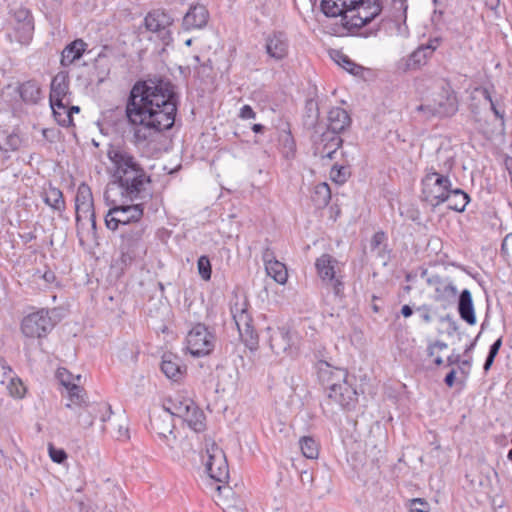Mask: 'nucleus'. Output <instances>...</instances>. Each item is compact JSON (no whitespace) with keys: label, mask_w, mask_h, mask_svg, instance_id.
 <instances>
[{"label":"nucleus","mask_w":512,"mask_h":512,"mask_svg":"<svg viewBox=\"0 0 512 512\" xmlns=\"http://www.w3.org/2000/svg\"><path fill=\"white\" fill-rule=\"evenodd\" d=\"M178 103L179 96L169 80L153 78L137 81L126 104L129 123L139 126L134 131L136 140L143 142L157 133L171 129L175 123Z\"/></svg>","instance_id":"f257e3e1"},{"label":"nucleus","mask_w":512,"mask_h":512,"mask_svg":"<svg viewBox=\"0 0 512 512\" xmlns=\"http://www.w3.org/2000/svg\"><path fill=\"white\" fill-rule=\"evenodd\" d=\"M108 158L115 168L114 177L123 197L130 201H146L152 197L150 176L132 154L112 148L108 151Z\"/></svg>","instance_id":"f03ea898"},{"label":"nucleus","mask_w":512,"mask_h":512,"mask_svg":"<svg viewBox=\"0 0 512 512\" xmlns=\"http://www.w3.org/2000/svg\"><path fill=\"white\" fill-rule=\"evenodd\" d=\"M144 233L145 227L143 224H135L122 232L119 245V262L122 269L131 266L136 259L141 258L146 253L143 241Z\"/></svg>","instance_id":"7ed1b4c3"},{"label":"nucleus","mask_w":512,"mask_h":512,"mask_svg":"<svg viewBox=\"0 0 512 512\" xmlns=\"http://www.w3.org/2000/svg\"><path fill=\"white\" fill-rule=\"evenodd\" d=\"M423 200L437 207L445 203L444 198L450 189L452 183L448 175L436 172V167L431 166L427 169L426 175L421 181Z\"/></svg>","instance_id":"20e7f679"},{"label":"nucleus","mask_w":512,"mask_h":512,"mask_svg":"<svg viewBox=\"0 0 512 512\" xmlns=\"http://www.w3.org/2000/svg\"><path fill=\"white\" fill-rule=\"evenodd\" d=\"M249 305L246 300L238 299L231 305L230 311L232 318L237 326L239 336L246 347L250 350L258 348V334L253 326V319L248 309Z\"/></svg>","instance_id":"39448f33"},{"label":"nucleus","mask_w":512,"mask_h":512,"mask_svg":"<svg viewBox=\"0 0 512 512\" xmlns=\"http://www.w3.org/2000/svg\"><path fill=\"white\" fill-rule=\"evenodd\" d=\"M143 214V203L131 205H114L105 215V225L109 230L115 231L120 226L131 227L135 224H142L141 219Z\"/></svg>","instance_id":"423d86ee"},{"label":"nucleus","mask_w":512,"mask_h":512,"mask_svg":"<svg viewBox=\"0 0 512 512\" xmlns=\"http://www.w3.org/2000/svg\"><path fill=\"white\" fill-rule=\"evenodd\" d=\"M187 350L195 357L209 355L215 348L216 336L205 324L197 323L186 337Z\"/></svg>","instance_id":"0eeeda50"},{"label":"nucleus","mask_w":512,"mask_h":512,"mask_svg":"<svg viewBox=\"0 0 512 512\" xmlns=\"http://www.w3.org/2000/svg\"><path fill=\"white\" fill-rule=\"evenodd\" d=\"M55 322L46 309L26 315L21 322L22 333L29 338L45 337L54 327Z\"/></svg>","instance_id":"6e6552de"},{"label":"nucleus","mask_w":512,"mask_h":512,"mask_svg":"<svg viewBox=\"0 0 512 512\" xmlns=\"http://www.w3.org/2000/svg\"><path fill=\"white\" fill-rule=\"evenodd\" d=\"M205 467L209 477L217 482H224L229 477L225 453L215 442H206Z\"/></svg>","instance_id":"1a4fd4ad"},{"label":"nucleus","mask_w":512,"mask_h":512,"mask_svg":"<svg viewBox=\"0 0 512 512\" xmlns=\"http://www.w3.org/2000/svg\"><path fill=\"white\" fill-rule=\"evenodd\" d=\"M297 342V333L289 326L284 325L275 329L269 328V344L275 354H292Z\"/></svg>","instance_id":"9d476101"},{"label":"nucleus","mask_w":512,"mask_h":512,"mask_svg":"<svg viewBox=\"0 0 512 512\" xmlns=\"http://www.w3.org/2000/svg\"><path fill=\"white\" fill-rule=\"evenodd\" d=\"M172 23V17L164 10L160 9L150 11L144 18L145 28L150 32L157 33L158 37L165 44L171 39L169 27Z\"/></svg>","instance_id":"9b49d317"},{"label":"nucleus","mask_w":512,"mask_h":512,"mask_svg":"<svg viewBox=\"0 0 512 512\" xmlns=\"http://www.w3.org/2000/svg\"><path fill=\"white\" fill-rule=\"evenodd\" d=\"M427 284L434 288V300L444 306L452 304L458 294L456 286L448 277L431 275L427 279Z\"/></svg>","instance_id":"f8f14e48"},{"label":"nucleus","mask_w":512,"mask_h":512,"mask_svg":"<svg viewBox=\"0 0 512 512\" xmlns=\"http://www.w3.org/2000/svg\"><path fill=\"white\" fill-rule=\"evenodd\" d=\"M327 396L331 401L347 410L353 409L358 401L357 392L353 386L348 383L347 379L340 384L332 385L330 390L327 391Z\"/></svg>","instance_id":"ddd939ff"},{"label":"nucleus","mask_w":512,"mask_h":512,"mask_svg":"<svg viewBox=\"0 0 512 512\" xmlns=\"http://www.w3.org/2000/svg\"><path fill=\"white\" fill-rule=\"evenodd\" d=\"M152 431L157 434L159 440L169 449H174L176 436L174 434V424L170 415L163 411V414L150 418Z\"/></svg>","instance_id":"4468645a"},{"label":"nucleus","mask_w":512,"mask_h":512,"mask_svg":"<svg viewBox=\"0 0 512 512\" xmlns=\"http://www.w3.org/2000/svg\"><path fill=\"white\" fill-rule=\"evenodd\" d=\"M317 375L321 385L329 391L332 385L340 384L347 379V370L331 366L326 361L317 363Z\"/></svg>","instance_id":"2eb2a0df"},{"label":"nucleus","mask_w":512,"mask_h":512,"mask_svg":"<svg viewBox=\"0 0 512 512\" xmlns=\"http://www.w3.org/2000/svg\"><path fill=\"white\" fill-rule=\"evenodd\" d=\"M458 110L457 98L454 92L446 93V101H439L437 105L422 104L417 107V111L424 112L427 117L432 116H452Z\"/></svg>","instance_id":"dca6fc26"},{"label":"nucleus","mask_w":512,"mask_h":512,"mask_svg":"<svg viewBox=\"0 0 512 512\" xmlns=\"http://www.w3.org/2000/svg\"><path fill=\"white\" fill-rule=\"evenodd\" d=\"M209 20V12L202 4L191 5L183 17L182 27L186 31L204 28Z\"/></svg>","instance_id":"f3484780"},{"label":"nucleus","mask_w":512,"mask_h":512,"mask_svg":"<svg viewBox=\"0 0 512 512\" xmlns=\"http://www.w3.org/2000/svg\"><path fill=\"white\" fill-rule=\"evenodd\" d=\"M75 209H76V227L77 231L81 228L82 214L91 212L94 210L93 196L90 187L81 183L78 186L76 197H75Z\"/></svg>","instance_id":"a211bd4d"},{"label":"nucleus","mask_w":512,"mask_h":512,"mask_svg":"<svg viewBox=\"0 0 512 512\" xmlns=\"http://www.w3.org/2000/svg\"><path fill=\"white\" fill-rule=\"evenodd\" d=\"M288 46V39L282 32H274L266 38V53L275 60H282L287 56Z\"/></svg>","instance_id":"6ab92c4d"},{"label":"nucleus","mask_w":512,"mask_h":512,"mask_svg":"<svg viewBox=\"0 0 512 512\" xmlns=\"http://www.w3.org/2000/svg\"><path fill=\"white\" fill-rule=\"evenodd\" d=\"M342 138L339 135L324 132L321 134L320 143L315 146V155L321 159H333L334 154L342 145Z\"/></svg>","instance_id":"aec40b11"},{"label":"nucleus","mask_w":512,"mask_h":512,"mask_svg":"<svg viewBox=\"0 0 512 512\" xmlns=\"http://www.w3.org/2000/svg\"><path fill=\"white\" fill-rule=\"evenodd\" d=\"M457 311L460 318L468 325H475L477 322L473 298L470 290L464 289L459 293L457 299Z\"/></svg>","instance_id":"412c9836"},{"label":"nucleus","mask_w":512,"mask_h":512,"mask_svg":"<svg viewBox=\"0 0 512 512\" xmlns=\"http://www.w3.org/2000/svg\"><path fill=\"white\" fill-rule=\"evenodd\" d=\"M196 404L190 398L177 396L166 400L163 404V411L172 416L179 417L181 419L187 416L190 409H194Z\"/></svg>","instance_id":"4be33fe9"},{"label":"nucleus","mask_w":512,"mask_h":512,"mask_svg":"<svg viewBox=\"0 0 512 512\" xmlns=\"http://www.w3.org/2000/svg\"><path fill=\"white\" fill-rule=\"evenodd\" d=\"M350 122L351 119L346 110L340 107H334L328 113L327 132L339 135L350 125Z\"/></svg>","instance_id":"5701e85b"},{"label":"nucleus","mask_w":512,"mask_h":512,"mask_svg":"<svg viewBox=\"0 0 512 512\" xmlns=\"http://www.w3.org/2000/svg\"><path fill=\"white\" fill-rule=\"evenodd\" d=\"M43 201L60 216L66 209V203L62 191L51 183L44 187L42 194Z\"/></svg>","instance_id":"b1692460"},{"label":"nucleus","mask_w":512,"mask_h":512,"mask_svg":"<svg viewBox=\"0 0 512 512\" xmlns=\"http://www.w3.org/2000/svg\"><path fill=\"white\" fill-rule=\"evenodd\" d=\"M14 19L17 23L16 30L21 33V38H30L34 30L33 17L29 9L20 7L14 11Z\"/></svg>","instance_id":"393cba45"},{"label":"nucleus","mask_w":512,"mask_h":512,"mask_svg":"<svg viewBox=\"0 0 512 512\" xmlns=\"http://www.w3.org/2000/svg\"><path fill=\"white\" fill-rule=\"evenodd\" d=\"M338 261L329 254H323L316 259L315 267L317 273L323 282L333 280L336 276V267Z\"/></svg>","instance_id":"a878e982"},{"label":"nucleus","mask_w":512,"mask_h":512,"mask_svg":"<svg viewBox=\"0 0 512 512\" xmlns=\"http://www.w3.org/2000/svg\"><path fill=\"white\" fill-rule=\"evenodd\" d=\"M86 46L87 44L82 39H76L68 44L61 53V65L63 67H67L74 61L80 59L86 49Z\"/></svg>","instance_id":"bb28decb"},{"label":"nucleus","mask_w":512,"mask_h":512,"mask_svg":"<svg viewBox=\"0 0 512 512\" xmlns=\"http://www.w3.org/2000/svg\"><path fill=\"white\" fill-rule=\"evenodd\" d=\"M370 16L362 15L359 7L353 13H344L341 17L342 25L348 29L361 28L376 18L377 8H373Z\"/></svg>","instance_id":"cd10ccee"},{"label":"nucleus","mask_w":512,"mask_h":512,"mask_svg":"<svg viewBox=\"0 0 512 512\" xmlns=\"http://www.w3.org/2000/svg\"><path fill=\"white\" fill-rule=\"evenodd\" d=\"M102 410H110V406L106 404L96 406L85 404L81 408L73 410V412L78 415V424L84 428H89L94 423V413Z\"/></svg>","instance_id":"c85d7f7f"},{"label":"nucleus","mask_w":512,"mask_h":512,"mask_svg":"<svg viewBox=\"0 0 512 512\" xmlns=\"http://www.w3.org/2000/svg\"><path fill=\"white\" fill-rule=\"evenodd\" d=\"M69 90V77L67 72H59L51 82L50 101L63 100Z\"/></svg>","instance_id":"c756f323"},{"label":"nucleus","mask_w":512,"mask_h":512,"mask_svg":"<svg viewBox=\"0 0 512 512\" xmlns=\"http://www.w3.org/2000/svg\"><path fill=\"white\" fill-rule=\"evenodd\" d=\"M444 198L448 208L456 212H463L470 201L469 195L460 188H451Z\"/></svg>","instance_id":"7c9ffc66"},{"label":"nucleus","mask_w":512,"mask_h":512,"mask_svg":"<svg viewBox=\"0 0 512 512\" xmlns=\"http://www.w3.org/2000/svg\"><path fill=\"white\" fill-rule=\"evenodd\" d=\"M161 370L167 378L177 381L183 371L180 360L173 354H164L161 362Z\"/></svg>","instance_id":"2f4dec72"},{"label":"nucleus","mask_w":512,"mask_h":512,"mask_svg":"<svg viewBox=\"0 0 512 512\" xmlns=\"http://www.w3.org/2000/svg\"><path fill=\"white\" fill-rule=\"evenodd\" d=\"M435 50L432 45H422L413 51L406 62L407 69H417L421 65L425 64L428 57H430Z\"/></svg>","instance_id":"473e14b6"},{"label":"nucleus","mask_w":512,"mask_h":512,"mask_svg":"<svg viewBox=\"0 0 512 512\" xmlns=\"http://www.w3.org/2000/svg\"><path fill=\"white\" fill-rule=\"evenodd\" d=\"M19 93L26 103H37L41 98V89L35 80H29L21 84Z\"/></svg>","instance_id":"72a5a7b5"},{"label":"nucleus","mask_w":512,"mask_h":512,"mask_svg":"<svg viewBox=\"0 0 512 512\" xmlns=\"http://www.w3.org/2000/svg\"><path fill=\"white\" fill-rule=\"evenodd\" d=\"M436 159L438 161L436 172H441L449 176V173L452 171L455 165L452 151L450 149L439 148L436 151Z\"/></svg>","instance_id":"f704fd0d"},{"label":"nucleus","mask_w":512,"mask_h":512,"mask_svg":"<svg viewBox=\"0 0 512 512\" xmlns=\"http://www.w3.org/2000/svg\"><path fill=\"white\" fill-rule=\"evenodd\" d=\"M183 421L195 432H203L206 428L204 412L196 405L194 409H190Z\"/></svg>","instance_id":"c9c22d12"},{"label":"nucleus","mask_w":512,"mask_h":512,"mask_svg":"<svg viewBox=\"0 0 512 512\" xmlns=\"http://www.w3.org/2000/svg\"><path fill=\"white\" fill-rule=\"evenodd\" d=\"M50 105L53 111V115L57 123L63 127H69L73 125V117L68 112V107L60 101H50Z\"/></svg>","instance_id":"e433bc0d"},{"label":"nucleus","mask_w":512,"mask_h":512,"mask_svg":"<svg viewBox=\"0 0 512 512\" xmlns=\"http://www.w3.org/2000/svg\"><path fill=\"white\" fill-rule=\"evenodd\" d=\"M319 119V108L317 102L308 100L305 106V115L303 117V125L309 130H317V124Z\"/></svg>","instance_id":"4c0bfd02"},{"label":"nucleus","mask_w":512,"mask_h":512,"mask_svg":"<svg viewBox=\"0 0 512 512\" xmlns=\"http://www.w3.org/2000/svg\"><path fill=\"white\" fill-rule=\"evenodd\" d=\"M311 199L317 208L326 207L331 200V190L329 185L326 182L317 184L314 188Z\"/></svg>","instance_id":"58836bf2"},{"label":"nucleus","mask_w":512,"mask_h":512,"mask_svg":"<svg viewBox=\"0 0 512 512\" xmlns=\"http://www.w3.org/2000/svg\"><path fill=\"white\" fill-rule=\"evenodd\" d=\"M331 57L339 66L352 75H358L363 70L361 65L356 64L347 55L338 50H333L331 52Z\"/></svg>","instance_id":"ea45409f"},{"label":"nucleus","mask_w":512,"mask_h":512,"mask_svg":"<svg viewBox=\"0 0 512 512\" xmlns=\"http://www.w3.org/2000/svg\"><path fill=\"white\" fill-rule=\"evenodd\" d=\"M22 140L15 132H0V150L4 152H13L20 148Z\"/></svg>","instance_id":"a19ab883"},{"label":"nucleus","mask_w":512,"mask_h":512,"mask_svg":"<svg viewBox=\"0 0 512 512\" xmlns=\"http://www.w3.org/2000/svg\"><path fill=\"white\" fill-rule=\"evenodd\" d=\"M68 393L69 403L66 404V408L73 411L87 404L85 400V391L79 385L72 384L71 387L68 388Z\"/></svg>","instance_id":"79ce46f5"},{"label":"nucleus","mask_w":512,"mask_h":512,"mask_svg":"<svg viewBox=\"0 0 512 512\" xmlns=\"http://www.w3.org/2000/svg\"><path fill=\"white\" fill-rule=\"evenodd\" d=\"M267 275L272 277L278 284H285L288 279L287 268L284 263L277 261L265 267Z\"/></svg>","instance_id":"37998d69"},{"label":"nucleus","mask_w":512,"mask_h":512,"mask_svg":"<svg viewBox=\"0 0 512 512\" xmlns=\"http://www.w3.org/2000/svg\"><path fill=\"white\" fill-rule=\"evenodd\" d=\"M302 454L308 459H316L319 455V446L316 440L310 436H303L299 440Z\"/></svg>","instance_id":"c03bdc74"},{"label":"nucleus","mask_w":512,"mask_h":512,"mask_svg":"<svg viewBox=\"0 0 512 512\" xmlns=\"http://www.w3.org/2000/svg\"><path fill=\"white\" fill-rule=\"evenodd\" d=\"M392 18L394 21H406L407 0H391Z\"/></svg>","instance_id":"a18cd8bd"},{"label":"nucleus","mask_w":512,"mask_h":512,"mask_svg":"<svg viewBox=\"0 0 512 512\" xmlns=\"http://www.w3.org/2000/svg\"><path fill=\"white\" fill-rule=\"evenodd\" d=\"M500 256L512 268V233L505 236L501 244Z\"/></svg>","instance_id":"49530a36"},{"label":"nucleus","mask_w":512,"mask_h":512,"mask_svg":"<svg viewBox=\"0 0 512 512\" xmlns=\"http://www.w3.org/2000/svg\"><path fill=\"white\" fill-rule=\"evenodd\" d=\"M502 346V337H499L489 348L488 355L486 357L485 363L483 365V369L485 372H488L492 367L494 360Z\"/></svg>","instance_id":"de8ad7c7"},{"label":"nucleus","mask_w":512,"mask_h":512,"mask_svg":"<svg viewBox=\"0 0 512 512\" xmlns=\"http://www.w3.org/2000/svg\"><path fill=\"white\" fill-rule=\"evenodd\" d=\"M197 268H198V273L203 280H205V281L210 280L212 269H211L210 260L207 256L202 255L199 257V259L197 261Z\"/></svg>","instance_id":"09e8293b"},{"label":"nucleus","mask_w":512,"mask_h":512,"mask_svg":"<svg viewBox=\"0 0 512 512\" xmlns=\"http://www.w3.org/2000/svg\"><path fill=\"white\" fill-rule=\"evenodd\" d=\"M372 8H377V10H376V17H377L383 9L381 0H363L361 2V5L359 6L361 14L367 15V16H370V14H372L371 12L374 10Z\"/></svg>","instance_id":"8fccbe9b"},{"label":"nucleus","mask_w":512,"mask_h":512,"mask_svg":"<svg viewBox=\"0 0 512 512\" xmlns=\"http://www.w3.org/2000/svg\"><path fill=\"white\" fill-rule=\"evenodd\" d=\"M321 10L327 17H341V10L335 0H321Z\"/></svg>","instance_id":"3c124183"},{"label":"nucleus","mask_w":512,"mask_h":512,"mask_svg":"<svg viewBox=\"0 0 512 512\" xmlns=\"http://www.w3.org/2000/svg\"><path fill=\"white\" fill-rule=\"evenodd\" d=\"M430 505L422 498H415L410 501V512H429Z\"/></svg>","instance_id":"603ef678"},{"label":"nucleus","mask_w":512,"mask_h":512,"mask_svg":"<svg viewBox=\"0 0 512 512\" xmlns=\"http://www.w3.org/2000/svg\"><path fill=\"white\" fill-rule=\"evenodd\" d=\"M331 178L338 183H343L346 181L347 178V170L345 167L340 166H333L331 170Z\"/></svg>","instance_id":"864d4df0"},{"label":"nucleus","mask_w":512,"mask_h":512,"mask_svg":"<svg viewBox=\"0 0 512 512\" xmlns=\"http://www.w3.org/2000/svg\"><path fill=\"white\" fill-rule=\"evenodd\" d=\"M49 455L53 462L62 463L67 458V454L63 449H57L52 445H49Z\"/></svg>","instance_id":"5fc2aeb1"},{"label":"nucleus","mask_w":512,"mask_h":512,"mask_svg":"<svg viewBox=\"0 0 512 512\" xmlns=\"http://www.w3.org/2000/svg\"><path fill=\"white\" fill-rule=\"evenodd\" d=\"M440 320H441V322H447L448 323L447 334L449 336H451L454 333H457L459 331L458 322L450 314H447V315L441 317Z\"/></svg>","instance_id":"6e6d98bb"},{"label":"nucleus","mask_w":512,"mask_h":512,"mask_svg":"<svg viewBox=\"0 0 512 512\" xmlns=\"http://www.w3.org/2000/svg\"><path fill=\"white\" fill-rule=\"evenodd\" d=\"M326 283H329L332 286L334 294L336 296H338V297H342L343 296V293H344V283L342 282V280L339 277L334 276L333 280H329Z\"/></svg>","instance_id":"4d7b16f0"},{"label":"nucleus","mask_w":512,"mask_h":512,"mask_svg":"<svg viewBox=\"0 0 512 512\" xmlns=\"http://www.w3.org/2000/svg\"><path fill=\"white\" fill-rule=\"evenodd\" d=\"M8 389L10 391V394L14 397H22L25 390L23 384L20 381L18 383H15L13 380L8 386Z\"/></svg>","instance_id":"13d9d810"},{"label":"nucleus","mask_w":512,"mask_h":512,"mask_svg":"<svg viewBox=\"0 0 512 512\" xmlns=\"http://www.w3.org/2000/svg\"><path fill=\"white\" fill-rule=\"evenodd\" d=\"M262 260L264 262L265 267L267 265H271L273 262H277L274 251L270 247L264 248L262 252Z\"/></svg>","instance_id":"bf43d9fd"},{"label":"nucleus","mask_w":512,"mask_h":512,"mask_svg":"<svg viewBox=\"0 0 512 512\" xmlns=\"http://www.w3.org/2000/svg\"><path fill=\"white\" fill-rule=\"evenodd\" d=\"M58 377L61 384L65 386L67 389L71 387V385L73 384L71 382V374L66 369L59 370Z\"/></svg>","instance_id":"052dcab7"},{"label":"nucleus","mask_w":512,"mask_h":512,"mask_svg":"<svg viewBox=\"0 0 512 512\" xmlns=\"http://www.w3.org/2000/svg\"><path fill=\"white\" fill-rule=\"evenodd\" d=\"M239 116L242 118V119H253L255 118L256 116V113L254 112V110L252 109L251 106L249 105H244L241 109H240V114Z\"/></svg>","instance_id":"680f3d73"},{"label":"nucleus","mask_w":512,"mask_h":512,"mask_svg":"<svg viewBox=\"0 0 512 512\" xmlns=\"http://www.w3.org/2000/svg\"><path fill=\"white\" fill-rule=\"evenodd\" d=\"M417 311L421 313V318L425 323H430L432 321V316L430 313V308L427 305H422L417 308Z\"/></svg>","instance_id":"e2e57ef3"},{"label":"nucleus","mask_w":512,"mask_h":512,"mask_svg":"<svg viewBox=\"0 0 512 512\" xmlns=\"http://www.w3.org/2000/svg\"><path fill=\"white\" fill-rule=\"evenodd\" d=\"M385 239V234L382 231L376 232L371 240V246L373 248L378 247Z\"/></svg>","instance_id":"0e129e2a"},{"label":"nucleus","mask_w":512,"mask_h":512,"mask_svg":"<svg viewBox=\"0 0 512 512\" xmlns=\"http://www.w3.org/2000/svg\"><path fill=\"white\" fill-rule=\"evenodd\" d=\"M490 108L495 117L501 121V126H504V111L499 110L495 102L490 104Z\"/></svg>","instance_id":"69168bd1"},{"label":"nucleus","mask_w":512,"mask_h":512,"mask_svg":"<svg viewBox=\"0 0 512 512\" xmlns=\"http://www.w3.org/2000/svg\"><path fill=\"white\" fill-rule=\"evenodd\" d=\"M285 148H287L286 151V157H289V153L293 155L294 153V140L290 135H287L285 138Z\"/></svg>","instance_id":"338daca9"},{"label":"nucleus","mask_w":512,"mask_h":512,"mask_svg":"<svg viewBox=\"0 0 512 512\" xmlns=\"http://www.w3.org/2000/svg\"><path fill=\"white\" fill-rule=\"evenodd\" d=\"M456 370L452 369L445 377L444 382L448 387H452L455 383Z\"/></svg>","instance_id":"774afa93"}]
</instances>
